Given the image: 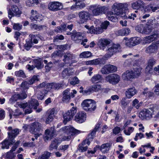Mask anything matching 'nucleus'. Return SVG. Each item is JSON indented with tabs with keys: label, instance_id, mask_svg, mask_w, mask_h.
Here are the masks:
<instances>
[{
	"label": "nucleus",
	"instance_id": "60",
	"mask_svg": "<svg viewBox=\"0 0 159 159\" xmlns=\"http://www.w3.org/2000/svg\"><path fill=\"white\" fill-rule=\"evenodd\" d=\"M80 41H81V44L84 46L86 45L85 43H86L88 41V40L86 38L81 36V35H80Z\"/></svg>",
	"mask_w": 159,
	"mask_h": 159
},
{
	"label": "nucleus",
	"instance_id": "26",
	"mask_svg": "<svg viewBox=\"0 0 159 159\" xmlns=\"http://www.w3.org/2000/svg\"><path fill=\"white\" fill-rule=\"evenodd\" d=\"M54 134L52 130L46 129L45 131L44 139L45 141L51 139L54 136Z\"/></svg>",
	"mask_w": 159,
	"mask_h": 159
},
{
	"label": "nucleus",
	"instance_id": "11",
	"mask_svg": "<svg viewBox=\"0 0 159 159\" xmlns=\"http://www.w3.org/2000/svg\"><path fill=\"white\" fill-rule=\"evenodd\" d=\"M119 76L116 74H112L107 76L106 78V80L110 83L113 84L118 83L120 80Z\"/></svg>",
	"mask_w": 159,
	"mask_h": 159
},
{
	"label": "nucleus",
	"instance_id": "54",
	"mask_svg": "<svg viewBox=\"0 0 159 159\" xmlns=\"http://www.w3.org/2000/svg\"><path fill=\"white\" fill-rule=\"evenodd\" d=\"M31 28L32 29L39 30L42 28V26L41 25H38L33 23L31 24Z\"/></svg>",
	"mask_w": 159,
	"mask_h": 159
},
{
	"label": "nucleus",
	"instance_id": "39",
	"mask_svg": "<svg viewBox=\"0 0 159 159\" xmlns=\"http://www.w3.org/2000/svg\"><path fill=\"white\" fill-rule=\"evenodd\" d=\"M102 77L101 75L96 74L91 79V81L93 83H97L101 80Z\"/></svg>",
	"mask_w": 159,
	"mask_h": 159
},
{
	"label": "nucleus",
	"instance_id": "37",
	"mask_svg": "<svg viewBox=\"0 0 159 159\" xmlns=\"http://www.w3.org/2000/svg\"><path fill=\"white\" fill-rule=\"evenodd\" d=\"M79 33L75 31H73L71 35L72 39L76 43H78L79 41Z\"/></svg>",
	"mask_w": 159,
	"mask_h": 159
},
{
	"label": "nucleus",
	"instance_id": "9",
	"mask_svg": "<svg viewBox=\"0 0 159 159\" xmlns=\"http://www.w3.org/2000/svg\"><path fill=\"white\" fill-rule=\"evenodd\" d=\"M76 112V108L73 107L70 110H69L64 114L63 115L64 119L63 121L64 123L66 124L67 122L70 121V120L73 117Z\"/></svg>",
	"mask_w": 159,
	"mask_h": 159
},
{
	"label": "nucleus",
	"instance_id": "45",
	"mask_svg": "<svg viewBox=\"0 0 159 159\" xmlns=\"http://www.w3.org/2000/svg\"><path fill=\"white\" fill-rule=\"evenodd\" d=\"M29 36L30 38H31V39L29 40L31 41L32 43V42H33L35 44H36L38 43V40L37 39L39 37L38 35L35 34H30Z\"/></svg>",
	"mask_w": 159,
	"mask_h": 159
},
{
	"label": "nucleus",
	"instance_id": "47",
	"mask_svg": "<svg viewBox=\"0 0 159 159\" xmlns=\"http://www.w3.org/2000/svg\"><path fill=\"white\" fill-rule=\"evenodd\" d=\"M53 114L54 111L52 110H51V113L49 115L46 120V122L47 123H49L52 120L54 116Z\"/></svg>",
	"mask_w": 159,
	"mask_h": 159
},
{
	"label": "nucleus",
	"instance_id": "59",
	"mask_svg": "<svg viewBox=\"0 0 159 159\" xmlns=\"http://www.w3.org/2000/svg\"><path fill=\"white\" fill-rule=\"evenodd\" d=\"M15 74L17 76L22 77L23 78L25 77V74L24 72L22 70L16 71Z\"/></svg>",
	"mask_w": 159,
	"mask_h": 159
},
{
	"label": "nucleus",
	"instance_id": "63",
	"mask_svg": "<svg viewBox=\"0 0 159 159\" xmlns=\"http://www.w3.org/2000/svg\"><path fill=\"white\" fill-rule=\"evenodd\" d=\"M79 80L76 77H75L71 79L70 82V84L74 85L79 83Z\"/></svg>",
	"mask_w": 159,
	"mask_h": 159
},
{
	"label": "nucleus",
	"instance_id": "56",
	"mask_svg": "<svg viewBox=\"0 0 159 159\" xmlns=\"http://www.w3.org/2000/svg\"><path fill=\"white\" fill-rule=\"evenodd\" d=\"M109 24V22L108 21L106 20L101 23V26L103 30H106Z\"/></svg>",
	"mask_w": 159,
	"mask_h": 159
},
{
	"label": "nucleus",
	"instance_id": "2",
	"mask_svg": "<svg viewBox=\"0 0 159 159\" xmlns=\"http://www.w3.org/2000/svg\"><path fill=\"white\" fill-rule=\"evenodd\" d=\"M60 131L65 134L62 138H61L62 141H69L72 139V136L75 134H78L79 132V130L74 129L71 126L63 127L60 129Z\"/></svg>",
	"mask_w": 159,
	"mask_h": 159
},
{
	"label": "nucleus",
	"instance_id": "19",
	"mask_svg": "<svg viewBox=\"0 0 159 159\" xmlns=\"http://www.w3.org/2000/svg\"><path fill=\"white\" fill-rule=\"evenodd\" d=\"M144 3L142 0H135L131 3V7L134 9L138 10L143 7Z\"/></svg>",
	"mask_w": 159,
	"mask_h": 159
},
{
	"label": "nucleus",
	"instance_id": "61",
	"mask_svg": "<svg viewBox=\"0 0 159 159\" xmlns=\"http://www.w3.org/2000/svg\"><path fill=\"white\" fill-rule=\"evenodd\" d=\"M134 130V128L133 127H129L127 130H124V132L125 134L129 135Z\"/></svg>",
	"mask_w": 159,
	"mask_h": 159
},
{
	"label": "nucleus",
	"instance_id": "16",
	"mask_svg": "<svg viewBox=\"0 0 159 159\" xmlns=\"http://www.w3.org/2000/svg\"><path fill=\"white\" fill-rule=\"evenodd\" d=\"M21 14V11L18 7L15 5L12 6L11 10L10 9L8 11V17L10 19H11L13 16H19Z\"/></svg>",
	"mask_w": 159,
	"mask_h": 159
},
{
	"label": "nucleus",
	"instance_id": "1",
	"mask_svg": "<svg viewBox=\"0 0 159 159\" xmlns=\"http://www.w3.org/2000/svg\"><path fill=\"white\" fill-rule=\"evenodd\" d=\"M128 4L125 3H115L112 6V9L114 13L117 16H119L123 19H132L134 20L136 17V15L135 13H131L128 14L125 11H128Z\"/></svg>",
	"mask_w": 159,
	"mask_h": 159
},
{
	"label": "nucleus",
	"instance_id": "18",
	"mask_svg": "<svg viewBox=\"0 0 159 159\" xmlns=\"http://www.w3.org/2000/svg\"><path fill=\"white\" fill-rule=\"evenodd\" d=\"M140 43L139 38L135 37L131 38L129 39L126 41L125 44L127 46L131 47L139 44Z\"/></svg>",
	"mask_w": 159,
	"mask_h": 159
},
{
	"label": "nucleus",
	"instance_id": "32",
	"mask_svg": "<svg viewBox=\"0 0 159 159\" xmlns=\"http://www.w3.org/2000/svg\"><path fill=\"white\" fill-rule=\"evenodd\" d=\"M130 31L129 28H124L118 30L116 32V34L121 36L127 35L129 33Z\"/></svg>",
	"mask_w": 159,
	"mask_h": 159
},
{
	"label": "nucleus",
	"instance_id": "29",
	"mask_svg": "<svg viewBox=\"0 0 159 159\" xmlns=\"http://www.w3.org/2000/svg\"><path fill=\"white\" fill-rule=\"evenodd\" d=\"M111 147V145L109 143L103 144L101 145L100 147V150L103 153L108 152Z\"/></svg>",
	"mask_w": 159,
	"mask_h": 159
},
{
	"label": "nucleus",
	"instance_id": "22",
	"mask_svg": "<svg viewBox=\"0 0 159 159\" xmlns=\"http://www.w3.org/2000/svg\"><path fill=\"white\" fill-rule=\"evenodd\" d=\"M63 85L62 84L51 83H48L46 84H45V88L48 89V90L51 89H59Z\"/></svg>",
	"mask_w": 159,
	"mask_h": 159
},
{
	"label": "nucleus",
	"instance_id": "55",
	"mask_svg": "<svg viewBox=\"0 0 159 159\" xmlns=\"http://www.w3.org/2000/svg\"><path fill=\"white\" fill-rule=\"evenodd\" d=\"M20 107L25 109H29L27 107H31V106L28 103H22L19 104Z\"/></svg>",
	"mask_w": 159,
	"mask_h": 159
},
{
	"label": "nucleus",
	"instance_id": "34",
	"mask_svg": "<svg viewBox=\"0 0 159 159\" xmlns=\"http://www.w3.org/2000/svg\"><path fill=\"white\" fill-rule=\"evenodd\" d=\"M14 143L12 142L9 139L8 140L5 139L1 143V148L2 149H8L9 148V145L13 144Z\"/></svg>",
	"mask_w": 159,
	"mask_h": 159
},
{
	"label": "nucleus",
	"instance_id": "20",
	"mask_svg": "<svg viewBox=\"0 0 159 159\" xmlns=\"http://www.w3.org/2000/svg\"><path fill=\"white\" fill-rule=\"evenodd\" d=\"M106 7L104 6L95 7L92 10V13L94 16H98L105 13Z\"/></svg>",
	"mask_w": 159,
	"mask_h": 159
},
{
	"label": "nucleus",
	"instance_id": "27",
	"mask_svg": "<svg viewBox=\"0 0 159 159\" xmlns=\"http://www.w3.org/2000/svg\"><path fill=\"white\" fill-rule=\"evenodd\" d=\"M95 102L91 99H87L84 100L81 104V106L83 109L84 110L85 107L87 108Z\"/></svg>",
	"mask_w": 159,
	"mask_h": 159
},
{
	"label": "nucleus",
	"instance_id": "3",
	"mask_svg": "<svg viewBox=\"0 0 159 159\" xmlns=\"http://www.w3.org/2000/svg\"><path fill=\"white\" fill-rule=\"evenodd\" d=\"M100 124L98 123L95 126L94 129L91 132L88 136V138L84 140L82 143V146H80V150L82 152L86 151L88 149V147L87 145L85 146L86 144L88 145H89L90 141H91L93 138L96 132L100 127Z\"/></svg>",
	"mask_w": 159,
	"mask_h": 159
},
{
	"label": "nucleus",
	"instance_id": "23",
	"mask_svg": "<svg viewBox=\"0 0 159 159\" xmlns=\"http://www.w3.org/2000/svg\"><path fill=\"white\" fill-rule=\"evenodd\" d=\"M110 43V42L107 39H101L99 41L98 44L100 48L104 50L107 46Z\"/></svg>",
	"mask_w": 159,
	"mask_h": 159
},
{
	"label": "nucleus",
	"instance_id": "46",
	"mask_svg": "<svg viewBox=\"0 0 159 159\" xmlns=\"http://www.w3.org/2000/svg\"><path fill=\"white\" fill-rule=\"evenodd\" d=\"M50 153L45 151L41 156L39 157V159H48L50 156Z\"/></svg>",
	"mask_w": 159,
	"mask_h": 159
},
{
	"label": "nucleus",
	"instance_id": "43",
	"mask_svg": "<svg viewBox=\"0 0 159 159\" xmlns=\"http://www.w3.org/2000/svg\"><path fill=\"white\" fill-rule=\"evenodd\" d=\"M26 43L24 45V48L27 50H29L32 46V43L30 40H26Z\"/></svg>",
	"mask_w": 159,
	"mask_h": 159
},
{
	"label": "nucleus",
	"instance_id": "50",
	"mask_svg": "<svg viewBox=\"0 0 159 159\" xmlns=\"http://www.w3.org/2000/svg\"><path fill=\"white\" fill-rule=\"evenodd\" d=\"M107 66L110 73L115 72L117 71V68L116 66L110 64L107 65Z\"/></svg>",
	"mask_w": 159,
	"mask_h": 159
},
{
	"label": "nucleus",
	"instance_id": "52",
	"mask_svg": "<svg viewBox=\"0 0 159 159\" xmlns=\"http://www.w3.org/2000/svg\"><path fill=\"white\" fill-rule=\"evenodd\" d=\"M101 71L104 74H108L110 73L107 65H106L101 69Z\"/></svg>",
	"mask_w": 159,
	"mask_h": 159
},
{
	"label": "nucleus",
	"instance_id": "64",
	"mask_svg": "<svg viewBox=\"0 0 159 159\" xmlns=\"http://www.w3.org/2000/svg\"><path fill=\"white\" fill-rule=\"evenodd\" d=\"M22 25L19 23L14 24L13 28L15 30H20L21 29Z\"/></svg>",
	"mask_w": 159,
	"mask_h": 159
},
{
	"label": "nucleus",
	"instance_id": "48",
	"mask_svg": "<svg viewBox=\"0 0 159 159\" xmlns=\"http://www.w3.org/2000/svg\"><path fill=\"white\" fill-rule=\"evenodd\" d=\"M92 55L91 53L89 51L84 52L80 54V57L84 58H88L90 57Z\"/></svg>",
	"mask_w": 159,
	"mask_h": 159
},
{
	"label": "nucleus",
	"instance_id": "35",
	"mask_svg": "<svg viewBox=\"0 0 159 159\" xmlns=\"http://www.w3.org/2000/svg\"><path fill=\"white\" fill-rule=\"evenodd\" d=\"M96 108V105L95 102L92 104L88 108L85 107L84 110L89 113H93Z\"/></svg>",
	"mask_w": 159,
	"mask_h": 159
},
{
	"label": "nucleus",
	"instance_id": "13",
	"mask_svg": "<svg viewBox=\"0 0 159 159\" xmlns=\"http://www.w3.org/2000/svg\"><path fill=\"white\" fill-rule=\"evenodd\" d=\"M34 62V65L28 64L26 66L27 68L29 70H33L35 67L38 69H41L43 66L42 62L41 61V59H34L32 62Z\"/></svg>",
	"mask_w": 159,
	"mask_h": 159
},
{
	"label": "nucleus",
	"instance_id": "41",
	"mask_svg": "<svg viewBox=\"0 0 159 159\" xmlns=\"http://www.w3.org/2000/svg\"><path fill=\"white\" fill-rule=\"evenodd\" d=\"M104 31V30L100 26H98L96 27L95 28L92 29V33L96 34H98L102 33Z\"/></svg>",
	"mask_w": 159,
	"mask_h": 159
},
{
	"label": "nucleus",
	"instance_id": "57",
	"mask_svg": "<svg viewBox=\"0 0 159 159\" xmlns=\"http://www.w3.org/2000/svg\"><path fill=\"white\" fill-rule=\"evenodd\" d=\"M155 60L154 58H151L148 61V65L153 67V66L155 64Z\"/></svg>",
	"mask_w": 159,
	"mask_h": 159
},
{
	"label": "nucleus",
	"instance_id": "33",
	"mask_svg": "<svg viewBox=\"0 0 159 159\" xmlns=\"http://www.w3.org/2000/svg\"><path fill=\"white\" fill-rule=\"evenodd\" d=\"M84 64H85L87 65H97L99 64L100 63V59L99 58L94 59L92 60L84 62ZM83 64L82 63L80 64Z\"/></svg>",
	"mask_w": 159,
	"mask_h": 159
},
{
	"label": "nucleus",
	"instance_id": "7",
	"mask_svg": "<svg viewBox=\"0 0 159 159\" xmlns=\"http://www.w3.org/2000/svg\"><path fill=\"white\" fill-rule=\"evenodd\" d=\"M157 7H153L152 5L148 6L144 9L143 13L142 16L140 17V19L143 22H146L145 20L142 19L147 18L150 16L149 13L151 12V11L152 12H155L157 11Z\"/></svg>",
	"mask_w": 159,
	"mask_h": 159
},
{
	"label": "nucleus",
	"instance_id": "42",
	"mask_svg": "<svg viewBox=\"0 0 159 159\" xmlns=\"http://www.w3.org/2000/svg\"><path fill=\"white\" fill-rule=\"evenodd\" d=\"M19 94H14L9 99V102L11 103H13L18 100L20 99Z\"/></svg>",
	"mask_w": 159,
	"mask_h": 159
},
{
	"label": "nucleus",
	"instance_id": "51",
	"mask_svg": "<svg viewBox=\"0 0 159 159\" xmlns=\"http://www.w3.org/2000/svg\"><path fill=\"white\" fill-rule=\"evenodd\" d=\"M144 30V27L143 25H138L135 27L136 31L142 33H143Z\"/></svg>",
	"mask_w": 159,
	"mask_h": 159
},
{
	"label": "nucleus",
	"instance_id": "31",
	"mask_svg": "<svg viewBox=\"0 0 159 159\" xmlns=\"http://www.w3.org/2000/svg\"><path fill=\"white\" fill-rule=\"evenodd\" d=\"M158 37L157 34H153L152 35L146 37L145 38V41L146 43H150L156 40Z\"/></svg>",
	"mask_w": 159,
	"mask_h": 159
},
{
	"label": "nucleus",
	"instance_id": "8",
	"mask_svg": "<svg viewBox=\"0 0 159 159\" xmlns=\"http://www.w3.org/2000/svg\"><path fill=\"white\" fill-rule=\"evenodd\" d=\"M101 89V87L100 85L96 84L92 86L85 90H83V88L82 87H80V93H82L83 95L89 94L91 93L94 92H97L100 90Z\"/></svg>",
	"mask_w": 159,
	"mask_h": 159
},
{
	"label": "nucleus",
	"instance_id": "6",
	"mask_svg": "<svg viewBox=\"0 0 159 159\" xmlns=\"http://www.w3.org/2000/svg\"><path fill=\"white\" fill-rule=\"evenodd\" d=\"M149 109H144L141 111L139 114V117L142 120H143L145 119L147 120L149 119L152 117V113L154 111V108L151 107Z\"/></svg>",
	"mask_w": 159,
	"mask_h": 159
},
{
	"label": "nucleus",
	"instance_id": "30",
	"mask_svg": "<svg viewBox=\"0 0 159 159\" xmlns=\"http://www.w3.org/2000/svg\"><path fill=\"white\" fill-rule=\"evenodd\" d=\"M73 73L71 68H66L62 71L61 75L63 78H67L68 76L72 75Z\"/></svg>",
	"mask_w": 159,
	"mask_h": 159
},
{
	"label": "nucleus",
	"instance_id": "12",
	"mask_svg": "<svg viewBox=\"0 0 159 159\" xmlns=\"http://www.w3.org/2000/svg\"><path fill=\"white\" fill-rule=\"evenodd\" d=\"M44 18V16L41 14L37 13L36 11L34 10L31 11L30 19L32 21H38L40 22L43 20Z\"/></svg>",
	"mask_w": 159,
	"mask_h": 159
},
{
	"label": "nucleus",
	"instance_id": "21",
	"mask_svg": "<svg viewBox=\"0 0 159 159\" xmlns=\"http://www.w3.org/2000/svg\"><path fill=\"white\" fill-rule=\"evenodd\" d=\"M137 93V91L135 88L132 87L127 89L125 92L126 97L128 98H130L133 97Z\"/></svg>",
	"mask_w": 159,
	"mask_h": 159
},
{
	"label": "nucleus",
	"instance_id": "25",
	"mask_svg": "<svg viewBox=\"0 0 159 159\" xmlns=\"http://www.w3.org/2000/svg\"><path fill=\"white\" fill-rule=\"evenodd\" d=\"M89 18L88 13L86 11L80 12V23L86 22Z\"/></svg>",
	"mask_w": 159,
	"mask_h": 159
},
{
	"label": "nucleus",
	"instance_id": "62",
	"mask_svg": "<svg viewBox=\"0 0 159 159\" xmlns=\"http://www.w3.org/2000/svg\"><path fill=\"white\" fill-rule=\"evenodd\" d=\"M152 30V29L151 27L148 26L144 27V30L143 33L146 34H148L151 33Z\"/></svg>",
	"mask_w": 159,
	"mask_h": 159
},
{
	"label": "nucleus",
	"instance_id": "14",
	"mask_svg": "<svg viewBox=\"0 0 159 159\" xmlns=\"http://www.w3.org/2000/svg\"><path fill=\"white\" fill-rule=\"evenodd\" d=\"M159 46V44L157 43H153L151 45L146 48L145 52L149 54L154 53L157 52Z\"/></svg>",
	"mask_w": 159,
	"mask_h": 159
},
{
	"label": "nucleus",
	"instance_id": "58",
	"mask_svg": "<svg viewBox=\"0 0 159 159\" xmlns=\"http://www.w3.org/2000/svg\"><path fill=\"white\" fill-rule=\"evenodd\" d=\"M139 102V101L137 99H135L133 102L132 106L137 109H138L140 106V104Z\"/></svg>",
	"mask_w": 159,
	"mask_h": 159
},
{
	"label": "nucleus",
	"instance_id": "10",
	"mask_svg": "<svg viewBox=\"0 0 159 159\" xmlns=\"http://www.w3.org/2000/svg\"><path fill=\"white\" fill-rule=\"evenodd\" d=\"M120 48V45L119 44L113 45L108 49L107 53L105 55V57L107 59L111 57L114 53L117 52Z\"/></svg>",
	"mask_w": 159,
	"mask_h": 159
},
{
	"label": "nucleus",
	"instance_id": "4",
	"mask_svg": "<svg viewBox=\"0 0 159 159\" xmlns=\"http://www.w3.org/2000/svg\"><path fill=\"white\" fill-rule=\"evenodd\" d=\"M141 72V70L138 69L134 71L127 70L122 75V77L125 80H130L131 79L139 76Z\"/></svg>",
	"mask_w": 159,
	"mask_h": 159
},
{
	"label": "nucleus",
	"instance_id": "44",
	"mask_svg": "<svg viewBox=\"0 0 159 159\" xmlns=\"http://www.w3.org/2000/svg\"><path fill=\"white\" fill-rule=\"evenodd\" d=\"M37 0H27L26 2V5L29 7L34 6L38 3Z\"/></svg>",
	"mask_w": 159,
	"mask_h": 159
},
{
	"label": "nucleus",
	"instance_id": "49",
	"mask_svg": "<svg viewBox=\"0 0 159 159\" xmlns=\"http://www.w3.org/2000/svg\"><path fill=\"white\" fill-rule=\"evenodd\" d=\"M86 113L82 111L80 114V123L84 122L86 119Z\"/></svg>",
	"mask_w": 159,
	"mask_h": 159
},
{
	"label": "nucleus",
	"instance_id": "24",
	"mask_svg": "<svg viewBox=\"0 0 159 159\" xmlns=\"http://www.w3.org/2000/svg\"><path fill=\"white\" fill-rule=\"evenodd\" d=\"M70 89H67L63 92V97L62 98V100L65 103L69 102L70 99Z\"/></svg>",
	"mask_w": 159,
	"mask_h": 159
},
{
	"label": "nucleus",
	"instance_id": "5",
	"mask_svg": "<svg viewBox=\"0 0 159 159\" xmlns=\"http://www.w3.org/2000/svg\"><path fill=\"white\" fill-rule=\"evenodd\" d=\"M42 131L41 125L38 122H34L30 125V132L34 134L35 139L38 138L42 134Z\"/></svg>",
	"mask_w": 159,
	"mask_h": 159
},
{
	"label": "nucleus",
	"instance_id": "15",
	"mask_svg": "<svg viewBox=\"0 0 159 159\" xmlns=\"http://www.w3.org/2000/svg\"><path fill=\"white\" fill-rule=\"evenodd\" d=\"M48 8L51 11H56L62 8V4L58 2H52L48 5Z\"/></svg>",
	"mask_w": 159,
	"mask_h": 159
},
{
	"label": "nucleus",
	"instance_id": "17",
	"mask_svg": "<svg viewBox=\"0 0 159 159\" xmlns=\"http://www.w3.org/2000/svg\"><path fill=\"white\" fill-rule=\"evenodd\" d=\"M7 129L9 131L8 132V138L12 142H15V141L14 139L19 134L18 129H16L12 130L11 127H9Z\"/></svg>",
	"mask_w": 159,
	"mask_h": 159
},
{
	"label": "nucleus",
	"instance_id": "40",
	"mask_svg": "<svg viewBox=\"0 0 159 159\" xmlns=\"http://www.w3.org/2000/svg\"><path fill=\"white\" fill-rule=\"evenodd\" d=\"M48 91L46 90H43L38 92L37 93V97L39 99L42 100L44 98L45 94H47Z\"/></svg>",
	"mask_w": 159,
	"mask_h": 159
},
{
	"label": "nucleus",
	"instance_id": "53",
	"mask_svg": "<svg viewBox=\"0 0 159 159\" xmlns=\"http://www.w3.org/2000/svg\"><path fill=\"white\" fill-rule=\"evenodd\" d=\"M64 59L63 61L66 63H67L68 62H66V61H69V60L71 59L72 58V56L71 54L69 53H67V54L64 56Z\"/></svg>",
	"mask_w": 159,
	"mask_h": 159
},
{
	"label": "nucleus",
	"instance_id": "36",
	"mask_svg": "<svg viewBox=\"0 0 159 159\" xmlns=\"http://www.w3.org/2000/svg\"><path fill=\"white\" fill-rule=\"evenodd\" d=\"M27 103L30 106H33V107L34 109H36L37 106L39 105L38 101L32 98Z\"/></svg>",
	"mask_w": 159,
	"mask_h": 159
},
{
	"label": "nucleus",
	"instance_id": "28",
	"mask_svg": "<svg viewBox=\"0 0 159 159\" xmlns=\"http://www.w3.org/2000/svg\"><path fill=\"white\" fill-rule=\"evenodd\" d=\"M62 142V140L60 138H57L55 139L52 142L50 146V149L52 150L54 149H57V145Z\"/></svg>",
	"mask_w": 159,
	"mask_h": 159
},
{
	"label": "nucleus",
	"instance_id": "38",
	"mask_svg": "<svg viewBox=\"0 0 159 159\" xmlns=\"http://www.w3.org/2000/svg\"><path fill=\"white\" fill-rule=\"evenodd\" d=\"M116 15L112 12H110L108 15V20L113 22H117L118 19L115 16Z\"/></svg>",
	"mask_w": 159,
	"mask_h": 159
}]
</instances>
